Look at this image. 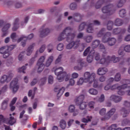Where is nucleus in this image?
<instances>
[{
    "mask_svg": "<svg viewBox=\"0 0 130 130\" xmlns=\"http://www.w3.org/2000/svg\"><path fill=\"white\" fill-rule=\"evenodd\" d=\"M83 77H80L77 81V85L78 86H82L84 83H88V84H92L93 81L96 78V74L95 73H90L86 72L84 73Z\"/></svg>",
    "mask_w": 130,
    "mask_h": 130,
    "instance_id": "1",
    "label": "nucleus"
},
{
    "mask_svg": "<svg viewBox=\"0 0 130 130\" xmlns=\"http://www.w3.org/2000/svg\"><path fill=\"white\" fill-rule=\"evenodd\" d=\"M71 31L72 28L71 27H66L58 37V40L59 41H61L63 40V39H66L67 41H70V40H73L74 37H76V34H70V32H71Z\"/></svg>",
    "mask_w": 130,
    "mask_h": 130,
    "instance_id": "2",
    "label": "nucleus"
},
{
    "mask_svg": "<svg viewBox=\"0 0 130 130\" xmlns=\"http://www.w3.org/2000/svg\"><path fill=\"white\" fill-rule=\"evenodd\" d=\"M123 85L120 86V89L118 91V95H122L124 94V91H126L127 95H130V86L126 85V84H130L129 80H123Z\"/></svg>",
    "mask_w": 130,
    "mask_h": 130,
    "instance_id": "3",
    "label": "nucleus"
},
{
    "mask_svg": "<svg viewBox=\"0 0 130 130\" xmlns=\"http://www.w3.org/2000/svg\"><path fill=\"white\" fill-rule=\"evenodd\" d=\"M53 71H54L55 74L57 76V80L58 82H63V77H61L63 75H66V72H63V68L62 67H54Z\"/></svg>",
    "mask_w": 130,
    "mask_h": 130,
    "instance_id": "4",
    "label": "nucleus"
},
{
    "mask_svg": "<svg viewBox=\"0 0 130 130\" xmlns=\"http://www.w3.org/2000/svg\"><path fill=\"white\" fill-rule=\"evenodd\" d=\"M111 36L110 32H107L102 38L103 43H108L109 45L112 46L114 45L116 42V40L114 38H109Z\"/></svg>",
    "mask_w": 130,
    "mask_h": 130,
    "instance_id": "5",
    "label": "nucleus"
},
{
    "mask_svg": "<svg viewBox=\"0 0 130 130\" xmlns=\"http://www.w3.org/2000/svg\"><path fill=\"white\" fill-rule=\"evenodd\" d=\"M10 89L13 93L15 94L17 93L19 90V84L18 83V78H15L10 83Z\"/></svg>",
    "mask_w": 130,
    "mask_h": 130,
    "instance_id": "6",
    "label": "nucleus"
},
{
    "mask_svg": "<svg viewBox=\"0 0 130 130\" xmlns=\"http://www.w3.org/2000/svg\"><path fill=\"white\" fill-rule=\"evenodd\" d=\"M94 56H95V60H99V54L95 53V51H94V50L92 49L89 52V55L87 56V60L88 62H92V61H93V57H94Z\"/></svg>",
    "mask_w": 130,
    "mask_h": 130,
    "instance_id": "7",
    "label": "nucleus"
},
{
    "mask_svg": "<svg viewBox=\"0 0 130 130\" xmlns=\"http://www.w3.org/2000/svg\"><path fill=\"white\" fill-rule=\"evenodd\" d=\"M34 37V35L32 34H31L28 36V38L25 37L24 36H22L21 37L17 40V42H21V45L24 47L25 45H26V40L28 39L29 40H31V39Z\"/></svg>",
    "mask_w": 130,
    "mask_h": 130,
    "instance_id": "8",
    "label": "nucleus"
},
{
    "mask_svg": "<svg viewBox=\"0 0 130 130\" xmlns=\"http://www.w3.org/2000/svg\"><path fill=\"white\" fill-rule=\"evenodd\" d=\"M13 77H14V74H10L9 76L3 75L2 76L0 79V83L1 84H5V83H9V82L11 81Z\"/></svg>",
    "mask_w": 130,
    "mask_h": 130,
    "instance_id": "9",
    "label": "nucleus"
},
{
    "mask_svg": "<svg viewBox=\"0 0 130 130\" xmlns=\"http://www.w3.org/2000/svg\"><path fill=\"white\" fill-rule=\"evenodd\" d=\"M109 56H106V53H103L101 58L99 59L100 63L101 64H105V66H107V64L110 63V61L108 58Z\"/></svg>",
    "mask_w": 130,
    "mask_h": 130,
    "instance_id": "10",
    "label": "nucleus"
},
{
    "mask_svg": "<svg viewBox=\"0 0 130 130\" xmlns=\"http://www.w3.org/2000/svg\"><path fill=\"white\" fill-rule=\"evenodd\" d=\"M84 63L85 62L83 61L82 59H78L76 62V66L74 67V69L75 71H81Z\"/></svg>",
    "mask_w": 130,
    "mask_h": 130,
    "instance_id": "11",
    "label": "nucleus"
},
{
    "mask_svg": "<svg viewBox=\"0 0 130 130\" xmlns=\"http://www.w3.org/2000/svg\"><path fill=\"white\" fill-rule=\"evenodd\" d=\"M54 91L56 93L57 97H61L62 94L66 91V88L63 87H60L59 86H56L55 87Z\"/></svg>",
    "mask_w": 130,
    "mask_h": 130,
    "instance_id": "12",
    "label": "nucleus"
},
{
    "mask_svg": "<svg viewBox=\"0 0 130 130\" xmlns=\"http://www.w3.org/2000/svg\"><path fill=\"white\" fill-rule=\"evenodd\" d=\"M116 110L114 108L111 109L109 112H107V114L104 118H102V120H108L115 113Z\"/></svg>",
    "mask_w": 130,
    "mask_h": 130,
    "instance_id": "13",
    "label": "nucleus"
},
{
    "mask_svg": "<svg viewBox=\"0 0 130 130\" xmlns=\"http://www.w3.org/2000/svg\"><path fill=\"white\" fill-rule=\"evenodd\" d=\"M11 27V24L7 23L4 25V26L2 28V31L3 32L2 37H6L7 35L9 34V31L8 30L10 29Z\"/></svg>",
    "mask_w": 130,
    "mask_h": 130,
    "instance_id": "14",
    "label": "nucleus"
},
{
    "mask_svg": "<svg viewBox=\"0 0 130 130\" xmlns=\"http://www.w3.org/2000/svg\"><path fill=\"white\" fill-rule=\"evenodd\" d=\"M68 111L71 113H73V116H77L79 114V110H76V107L74 105H71L69 107Z\"/></svg>",
    "mask_w": 130,
    "mask_h": 130,
    "instance_id": "15",
    "label": "nucleus"
},
{
    "mask_svg": "<svg viewBox=\"0 0 130 130\" xmlns=\"http://www.w3.org/2000/svg\"><path fill=\"white\" fill-rule=\"evenodd\" d=\"M122 99V98H121V96L116 95L115 94H112L110 97V101H113L115 102V103H118V102H120Z\"/></svg>",
    "mask_w": 130,
    "mask_h": 130,
    "instance_id": "16",
    "label": "nucleus"
},
{
    "mask_svg": "<svg viewBox=\"0 0 130 130\" xmlns=\"http://www.w3.org/2000/svg\"><path fill=\"white\" fill-rule=\"evenodd\" d=\"M84 99H85V95L84 94H81L77 96L75 100V102L76 105H79L80 103L83 102V100H84Z\"/></svg>",
    "mask_w": 130,
    "mask_h": 130,
    "instance_id": "17",
    "label": "nucleus"
},
{
    "mask_svg": "<svg viewBox=\"0 0 130 130\" xmlns=\"http://www.w3.org/2000/svg\"><path fill=\"white\" fill-rule=\"evenodd\" d=\"M107 72H108V70L106 68H100L98 70V74H99V76H103V75H105Z\"/></svg>",
    "mask_w": 130,
    "mask_h": 130,
    "instance_id": "18",
    "label": "nucleus"
},
{
    "mask_svg": "<svg viewBox=\"0 0 130 130\" xmlns=\"http://www.w3.org/2000/svg\"><path fill=\"white\" fill-rule=\"evenodd\" d=\"M50 32V30L48 28H46L45 29H41L40 32V37H43L44 36H46L48 33Z\"/></svg>",
    "mask_w": 130,
    "mask_h": 130,
    "instance_id": "19",
    "label": "nucleus"
},
{
    "mask_svg": "<svg viewBox=\"0 0 130 130\" xmlns=\"http://www.w3.org/2000/svg\"><path fill=\"white\" fill-rule=\"evenodd\" d=\"M88 92L90 95H92L93 96H96L98 95V90L95 88H90L88 90Z\"/></svg>",
    "mask_w": 130,
    "mask_h": 130,
    "instance_id": "20",
    "label": "nucleus"
},
{
    "mask_svg": "<svg viewBox=\"0 0 130 130\" xmlns=\"http://www.w3.org/2000/svg\"><path fill=\"white\" fill-rule=\"evenodd\" d=\"M130 110H127L124 108H122L121 110V113L123 115V117H126L127 116V114L129 113Z\"/></svg>",
    "mask_w": 130,
    "mask_h": 130,
    "instance_id": "21",
    "label": "nucleus"
},
{
    "mask_svg": "<svg viewBox=\"0 0 130 130\" xmlns=\"http://www.w3.org/2000/svg\"><path fill=\"white\" fill-rule=\"evenodd\" d=\"M108 59L110 60V63L111 61L114 63L118 62L120 60V58L119 57H116L115 56H109Z\"/></svg>",
    "mask_w": 130,
    "mask_h": 130,
    "instance_id": "22",
    "label": "nucleus"
},
{
    "mask_svg": "<svg viewBox=\"0 0 130 130\" xmlns=\"http://www.w3.org/2000/svg\"><path fill=\"white\" fill-rule=\"evenodd\" d=\"M54 59V58L53 57V56L51 55L49 56L46 63V66L49 67V66L51 64V62L53 61Z\"/></svg>",
    "mask_w": 130,
    "mask_h": 130,
    "instance_id": "23",
    "label": "nucleus"
},
{
    "mask_svg": "<svg viewBox=\"0 0 130 130\" xmlns=\"http://www.w3.org/2000/svg\"><path fill=\"white\" fill-rule=\"evenodd\" d=\"M59 126L62 129H64L67 127V122L66 120L62 119L59 122Z\"/></svg>",
    "mask_w": 130,
    "mask_h": 130,
    "instance_id": "24",
    "label": "nucleus"
},
{
    "mask_svg": "<svg viewBox=\"0 0 130 130\" xmlns=\"http://www.w3.org/2000/svg\"><path fill=\"white\" fill-rule=\"evenodd\" d=\"M78 106H79V109L81 110H84V109H86V107H87V104L86 102H82L79 104V105H77Z\"/></svg>",
    "mask_w": 130,
    "mask_h": 130,
    "instance_id": "25",
    "label": "nucleus"
},
{
    "mask_svg": "<svg viewBox=\"0 0 130 130\" xmlns=\"http://www.w3.org/2000/svg\"><path fill=\"white\" fill-rule=\"evenodd\" d=\"M35 45L34 44L28 47V48L26 51V55H28V56L31 55V54L32 53V51H33V48L34 47Z\"/></svg>",
    "mask_w": 130,
    "mask_h": 130,
    "instance_id": "26",
    "label": "nucleus"
},
{
    "mask_svg": "<svg viewBox=\"0 0 130 130\" xmlns=\"http://www.w3.org/2000/svg\"><path fill=\"white\" fill-rule=\"evenodd\" d=\"M37 68L38 69V72L41 73L44 70V64H37Z\"/></svg>",
    "mask_w": 130,
    "mask_h": 130,
    "instance_id": "27",
    "label": "nucleus"
},
{
    "mask_svg": "<svg viewBox=\"0 0 130 130\" xmlns=\"http://www.w3.org/2000/svg\"><path fill=\"white\" fill-rule=\"evenodd\" d=\"M117 126L116 124H112L111 126H110L107 130H121V128H117Z\"/></svg>",
    "mask_w": 130,
    "mask_h": 130,
    "instance_id": "28",
    "label": "nucleus"
},
{
    "mask_svg": "<svg viewBox=\"0 0 130 130\" xmlns=\"http://www.w3.org/2000/svg\"><path fill=\"white\" fill-rule=\"evenodd\" d=\"M37 90V88H35L34 90L32 91V90H30L28 92V96L29 97H31V99H33L34 98V95H35V91Z\"/></svg>",
    "mask_w": 130,
    "mask_h": 130,
    "instance_id": "29",
    "label": "nucleus"
},
{
    "mask_svg": "<svg viewBox=\"0 0 130 130\" xmlns=\"http://www.w3.org/2000/svg\"><path fill=\"white\" fill-rule=\"evenodd\" d=\"M9 103V100L4 101L2 104V109L3 110H6V109L8 107V103Z\"/></svg>",
    "mask_w": 130,
    "mask_h": 130,
    "instance_id": "30",
    "label": "nucleus"
},
{
    "mask_svg": "<svg viewBox=\"0 0 130 130\" xmlns=\"http://www.w3.org/2000/svg\"><path fill=\"white\" fill-rule=\"evenodd\" d=\"M84 41H86L87 43H90L93 39V37L91 36H87L83 38Z\"/></svg>",
    "mask_w": 130,
    "mask_h": 130,
    "instance_id": "31",
    "label": "nucleus"
},
{
    "mask_svg": "<svg viewBox=\"0 0 130 130\" xmlns=\"http://www.w3.org/2000/svg\"><path fill=\"white\" fill-rule=\"evenodd\" d=\"M109 8H111V5L104 7L102 9L103 13L106 14L110 12V10H109Z\"/></svg>",
    "mask_w": 130,
    "mask_h": 130,
    "instance_id": "32",
    "label": "nucleus"
},
{
    "mask_svg": "<svg viewBox=\"0 0 130 130\" xmlns=\"http://www.w3.org/2000/svg\"><path fill=\"white\" fill-rule=\"evenodd\" d=\"M116 89H117L118 90H120V86L119 84H115L111 86V90L112 91H114V90H116Z\"/></svg>",
    "mask_w": 130,
    "mask_h": 130,
    "instance_id": "33",
    "label": "nucleus"
},
{
    "mask_svg": "<svg viewBox=\"0 0 130 130\" xmlns=\"http://www.w3.org/2000/svg\"><path fill=\"white\" fill-rule=\"evenodd\" d=\"M61 78H63V79L65 78L66 82H68L71 78V74H67V72H66V74H63V76H62Z\"/></svg>",
    "mask_w": 130,
    "mask_h": 130,
    "instance_id": "34",
    "label": "nucleus"
},
{
    "mask_svg": "<svg viewBox=\"0 0 130 130\" xmlns=\"http://www.w3.org/2000/svg\"><path fill=\"white\" fill-rule=\"evenodd\" d=\"M16 123V119L14 118L13 117H10V120L7 122V124H10V125H13L14 123Z\"/></svg>",
    "mask_w": 130,
    "mask_h": 130,
    "instance_id": "35",
    "label": "nucleus"
},
{
    "mask_svg": "<svg viewBox=\"0 0 130 130\" xmlns=\"http://www.w3.org/2000/svg\"><path fill=\"white\" fill-rule=\"evenodd\" d=\"M45 60V56H42L40 57L37 63L39 64H44L43 62H44Z\"/></svg>",
    "mask_w": 130,
    "mask_h": 130,
    "instance_id": "36",
    "label": "nucleus"
},
{
    "mask_svg": "<svg viewBox=\"0 0 130 130\" xmlns=\"http://www.w3.org/2000/svg\"><path fill=\"white\" fill-rule=\"evenodd\" d=\"M125 30H121V28H117L113 30V34H118V33H123Z\"/></svg>",
    "mask_w": 130,
    "mask_h": 130,
    "instance_id": "37",
    "label": "nucleus"
},
{
    "mask_svg": "<svg viewBox=\"0 0 130 130\" xmlns=\"http://www.w3.org/2000/svg\"><path fill=\"white\" fill-rule=\"evenodd\" d=\"M72 44L73 46V48L74 49H77V48L80 46V41H77L75 42H72Z\"/></svg>",
    "mask_w": 130,
    "mask_h": 130,
    "instance_id": "38",
    "label": "nucleus"
},
{
    "mask_svg": "<svg viewBox=\"0 0 130 130\" xmlns=\"http://www.w3.org/2000/svg\"><path fill=\"white\" fill-rule=\"evenodd\" d=\"M8 46H5V47H3L1 48H0V53L1 54H4L5 52H7V51H8Z\"/></svg>",
    "mask_w": 130,
    "mask_h": 130,
    "instance_id": "39",
    "label": "nucleus"
},
{
    "mask_svg": "<svg viewBox=\"0 0 130 130\" xmlns=\"http://www.w3.org/2000/svg\"><path fill=\"white\" fill-rule=\"evenodd\" d=\"M99 44H100V41L99 40H95L92 42V47L93 48H96Z\"/></svg>",
    "mask_w": 130,
    "mask_h": 130,
    "instance_id": "40",
    "label": "nucleus"
},
{
    "mask_svg": "<svg viewBox=\"0 0 130 130\" xmlns=\"http://www.w3.org/2000/svg\"><path fill=\"white\" fill-rule=\"evenodd\" d=\"M115 26H121L122 25V21L120 19H117L115 21Z\"/></svg>",
    "mask_w": 130,
    "mask_h": 130,
    "instance_id": "41",
    "label": "nucleus"
},
{
    "mask_svg": "<svg viewBox=\"0 0 130 130\" xmlns=\"http://www.w3.org/2000/svg\"><path fill=\"white\" fill-rule=\"evenodd\" d=\"M105 100V95H104V94H101L98 100V102H100V103H102V102H104Z\"/></svg>",
    "mask_w": 130,
    "mask_h": 130,
    "instance_id": "42",
    "label": "nucleus"
},
{
    "mask_svg": "<svg viewBox=\"0 0 130 130\" xmlns=\"http://www.w3.org/2000/svg\"><path fill=\"white\" fill-rule=\"evenodd\" d=\"M92 26H93V24H90L88 25L86 30L87 33H93V31H94V30L93 29V27H92Z\"/></svg>",
    "mask_w": 130,
    "mask_h": 130,
    "instance_id": "43",
    "label": "nucleus"
},
{
    "mask_svg": "<svg viewBox=\"0 0 130 130\" xmlns=\"http://www.w3.org/2000/svg\"><path fill=\"white\" fill-rule=\"evenodd\" d=\"M74 18L75 19H78V20H76V21L79 22L80 21V20H81V19L82 18V16H81V15H80V14H79V13H75L74 15Z\"/></svg>",
    "mask_w": 130,
    "mask_h": 130,
    "instance_id": "44",
    "label": "nucleus"
},
{
    "mask_svg": "<svg viewBox=\"0 0 130 130\" xmlns=\"http://www.w3.org/2000/svg\"><path fill=\"white\" fill-rule=\"evenodd\" d=\"M91 119H92V116H87V119L84 118L82 119L81 120L82 122L87 123V122H89V121H90Z\"/></svg>",
    "mask_w": 130,
    "mask_h": 130,
    "instance_id": "45",
    "label": "nucleus"
},
{
    "mask_svg": "<svg viewBox=\"0 0 130 130\" xmlns=\"http://www.w3.org/2000/svg\"><path fill=\"white\" fill-rule=\"evenodd\" d=\"M26 69H27L26 66H23L22 68L18 69V73H23V74H25V70H26Z\"/></svg>",
    "mask_w": 130,
    "mask_h": 130,
    "instance_id": "46",
    "label": "nucleus"
},
{
    "mask_svg": "<svg viewBox=\"0 0 130 130\" xmlns=\"http://www.w3.org/2000/svg\"><path fill=\"white\" fill-rule=\"evenodd\" d=\"M104 3V0H100L96 4V5L95 6L96 9H99L101 7V5Z\"/></svg>",
    "mask_w": 130,
    "mask_h": 130,
    "instance_id": "47",
    "label": "nucleus"
},
{
    "mask_svg": "<svg viewBox=\"0 0 130 130\" xmlns=\"http://www.w3.org/2000/svg\"><path fill=\"white\" fill-rule=\"evenodd\" d=\"M95 105V102L91 101L88 103V107L90 109H94V106Z\"/></svg>",
    "mask_w": 130,
    "mask_h": 130,
    "instance_id": "48",
    "label": "nucleus"
},
{
    "mask_svg": "<svg viewBox=\"0 0 130 130\" xmlns=\"http://www.w3.org/2000/svg\"><path fill=\"white\" fill-rule=\"evenodd\" d=\"M113 26V22L112 21H109L107 24L108 30H111L112 29Z\"/></svg>",
    "mask_w": 130,
    "mask_h": 130,
    "instance_id": "49",
    "label": "nucleus"
},
{
    "mask_svg": "<svg viewBox=\"0 0 130 130\" xmlns=\"http://www.w3.org/2000/svg\"><path fill=\"white\" fill-rule=\"evenodd\" d=\"M99 113L100 115H105L106 113V109L104 108L101 109L99 111Z\"/></svg>",
    "mask_w": 130,
    "mask_h": 130,
    "instance_id": "50",
    "label": "nucleus"
},
{
    "mask_svg": "<svg viewBox=\"0 0 130 130\" xmlns=\"http://www.w3.org/2000/svg\"><path fill=\"white\" fill-rule=\"evenodd\" d=\"M71 78L72 79H78V78H79V74L74 72L71 75Z\"/></svg>",
    "mask_w": 130,
    "mask_h": 130,
    "instance_id": "51",
    "label": "nucleus"
},
{
    "mask_svg": "<svg viewBox=\"0 0 130 130\" xmlns=\"http://www.w3.org/2000/svg\"><path fill=\"white\" fill-rule=\"evenodd\" d=\"M120 74L119 73H117L116 75L115 76V81H116V82H118L119 81H120Z\"/></svg>",
    "mask_w": 130,
    "mask_h": 130,
    "instance_id": "52",
    "label": "nucleus"
},
{
    "mask_svg": "<svg viewBox=\"0 0 130 130\" xmlns=\"http://www.w3.org/2000/svg\"><path fill=\"white\" fill-rule=\"evenodd\" d=\"M125 15V10L122 9L119 12L120 17H121V18H123Z\"/></svg>",
    "mask_w": 130,
    "mask_h": 130,
    "instance_id": "53",
    "label": "nucleus"
},
{
    "mask_svg": "<svg viewBox=\"0 0 130 130\" xmlns=\"http://www.w3.org/2000/svg\"><path fill=\"white\" fill-rule=\"evenodd\" d=\"M57 50H59V51H61V50L63 49V44H61V43L57 45Z\"/></svg>",
    "mask_w": 130,
    "mask_h": 130,
    "instance_id": "54",
    "label": "nucleus"
},
{
    "mask_svg": "<svg viewBox=\"0 0 130 130\" xmlns=\"http://www.w3.org/2000/svg\"><path fill=\"white\" fill-rule=\"evenodd\" d=\"M24 55H25V52H21L18 56V60H22V59H23V57H24Z\"/></svg>",
    "mask_w": 130,
    "mask_h": 130,
    "instance_id": "55",
    "label": "nucleus"
},
{
    "mask_svg": "<svg viewBox=\"0 0 130 130\" xmlns=\"http://www.w3.org/2000/svg\"><path fill=\"white\" fill-rule=\"evenodd\" d=\"M61 57H62V54H60L58 56L57 58L55 60V63H58L61 61Z\"/></svg>",
    "mask_w": 130,
    "mask_h": 130,
    "instance_id": "56",
    "label": "nucleus"
},
{
    "mask_svg": "<svg viewBox=\"0 0 130 130\" xmlns=\"http://www.w3.org/2000/svg\"><path fill=\"white\" fill-rule=\"evenodd\" d=\"M124 48L122 47H121L118 51V53L119 54V55H123L124 54V51H123Z\"/></svg>",
    "mask_w": 130,
    "mask_h": 130,
    "instance_id": "57",
    "label": "nucleus"
},
{
    "mask_svg": "<svg viewBox=\"0 0 130 130\" xmlns=\"http://www.w3.org/2000/svg\"><path fill=\"white\" fill-rule=\"evenodd\" d=\"M11 55V53L9 51H7L5 53L3 54V57L4 58H7L9 57Z\"/></svg>",
    "mask_w": 130,
    "mask_h": 130,
    "instance_id": "58",
    "label": "nucleus"
},
{
    "mask_svg": "<svg viewBox=\"0 0 130 130\" xmlns=\"http://www.w3.org/2000/svg\"><path fill=\"white\" fill-rule=\"evenodd\" d=\"M90 47H88L84 52L83 55L84 56H87L88 53H89V52L90 51Z\"/></svg>",
    "mask_w": 130,
    "mask_h": 130,
    "instance_id": "59",
    "label": "nucleus"
},
{
    "mask_svg": "<svg viewBox=\"0 0 130 130\" xmlns=\"http://www.w3.org/2000/svg\"><path fill=\"white\" fill-rule=\"evenodd\" d=\"M76 83V81L73 78L69 80V85L70 86H74Z\"/></svg>",
    "mask_w": 130,
    "mask_h": 130,
    "instance_id": "60",
    "label": "nucleus"
},
{
    "mask_svg": "<svg viewBox=\"0 0 130 130\" xmlns=\"http://www.w3.org/2000/svg\"><path fill=\"white\" fill-rule=\"evenodd\" d=\"M85 25H86V23L85 22L82 23L79 26V31H82V30H84V28H85Z\"/></svg>",
    "mask_w": 130,
    "mask_h": 130,
    "instance_id": "61",
    "label": "nucleus"
},
{
    "mask_svg": "<svg viewBox=\"0 0 130 130\" xmlns=\"http://www.w3.org/2000/svg\"><path fill=\"white\" fill-rule=\"evenodd\" d=\"M48 83L53 84V77L52 76H49L48 77Z\"/></svg>",
    "mask_w": 130,
    "mask_h": 130,
    "instance_id": "62",
    "label": "nucleus"
},
{
    "mask_svg": "<svg viewBox=\"0 0 130 130\" xmlns=\"http://www.w3.org/2000/svg\"><path fill=\"white\" fill-rule=\"evenodd\" d=\"M70 8L71 10H75L77 8V4L76 3H72L70 5Z\"/></svg>",
    "mask_w": 130,
    "mask_h": 130,
    "instance_id": "63",
    "label": "nucleus"
},
{
    "mask_svg": "<svg viewBox=\"0 0 130 130\" xmlns=\"http://www.w3.org/2000/svg\"><path fill=\"white\" fill-rule=\"evenodd\" d=\"M124 49L126 52H130V45H127V46H125Z\"/></svg>",
    "mask_w": 130,
    "mask_h": 130,
    "instance_id": "64",
    "label": "nucleus"
}]
</instances>
